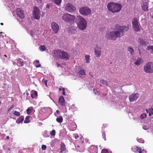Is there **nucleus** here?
Listing matches in <instances>:
<instances>
[{"label": "nucleus", "instance_id": "f257e3e1", "mask_svg": "<svg viewBox=\"0 0 153 153\" xmlns=\"http://www.w3.org/2000/svg\"><path fill=\"white\" fill-rule=\"evenodd\" d=\"M129 27L126 26H120L117 24L114 27V31H111L105 34V37L108 39L116 40L117 38H120L127 31Z\"/></svg>", "mask_w": 153, "mask_h": 153}, {"label": "nucleus", "instance_id": "f03ea898", "mask_svg": "<svg viewBox=\"0 0 153 153\" xmlns=\"http://www.w3.org/2000/svg\"><path fill=\"white\" fill-rule=\"evenodd\" d=\"M107 7L108 10L113 13L119 12L122 8L120 4L114 2L109 3Z\"/></svg>", "mask_w": 153, "mask_h": 153}, {"label": "nucleus", "instance_id": "7ed1b4c3", "mask_svg": "<svg viewBox=\"0 0 153 153\" xmlns=\"http://www.w3.org/2000/svg\"><path fill=\"white\" fill-rule=\"evenodd\" d=\"M77 26L79 28L83 30L85 29L86 27L87 23L85 20L81 16H77L76 21Z\"/></svg>", "mask_w": 153, "mask_h": 153}, {"label": "nucleus", "instance_id": "20e7f679", "mask_svg": "<svg viewBox=\"0 0 153 153\" xmlns=\"http://www.w3.org/2000/svg\"><path fill=\"white\" fill-rule=\"evenodd\" d=\"M143 71L148 74L153 73V63L149 62L146 63L143 66Z\"/></svg>", "mask_w": 153, "mask_h": 153}, {"label": "nucleus", "instance_id": "39448f33", "mask_svg": "<svg viewBox=\"0 0 153 153\" xmlns=\"http://www.w3.org/2000/svg\"><path fill=\"white\" fill-rule=\"evenodd\" d=\"M62 18L64 21L69 23L74 21L75 16L73 15L66 13L63 15L62 16Z\"/></svg>", "mask_w": 153, "mask_h": 153}, {"label": "nucleus", "instance_id": "423d86ee", "mask_svg": "<svg viewBox=\"0 0 153 153\" xmlns=\"http://www.w3.org/2000/svg\"><path fill=\"white\" fill-rule=\"evenodd\" d=\"M62 50L60 49L53 50L52 55L56 59H61Z\"/></svg>", "mask_w": 153, "mask_h": 153}, {"label": "nucleus", "instance_id": "0eeeda50", "mask_svg": "<svg viewBox=\"0 0 153 153\" xmlns=\"http://www.w3.org/2000/svg\"><path fill=\"white\" fill-rule=\"evenodd\" d=\"M41 13L39 9L37 7H34L33 16L35 19L38 20L40 17Z\"/></svg>", "mask_w": 153, "mask_h": 153}, {"label": "nucleus", "instance_id": "6e6552de", "mask_svg": "<svg viewBox=\"0 0 153 153\" xmlns=\"http://www.w3.org/2000/svg\"><path fill=\"white\" fill-rule=\"evenodd\" d=\"M64 9L65 10L71 13L74 12L76 10L75 7L72 4L69 3L66 4Z\"/></svg>", "mask_w": 153, "mask_h": 153}, {"label": "nucleus", "instance_id": "1a4fd4ad", "mask_svg": "<svg viewBox=\"0 0 153 153\" xmlns=\"http://www.w3.org/2000/svg\"><path fill=\"white\" fill-rule=\"evenodd\" d=\"M132 27L134 30L136 32H138L140 30V28L138 24V21L136 18L133 19L132 22Z\"/></svg>", "mask_w": 153, "mask_h": 153}, {"label": "nucleus", "instance_id": "9d476101", "mask_svg": "<svg viewBox=\"0 0 153 153\" xmlns=\"http://www.w3.org/2000/svg\"><path fill=\"white\" fill-rule=\"evenodd\" d=\"M79 12L82 14L85 15H88L91 13V10L87 7L80 8L79 9Z\"/></svg>", "mask_w": 153, "mask_h": 153}, {"label": "nucleus", "instance_id": "9b49d317", "mask_svg": "<svg viewBox=\"0 0 153 153\" xmlns=\"http://www.w3.org/2000/svg\"><path fill=\"white\" fill-rule=\"evenodd\" d=\"M17 16L21 19H23L25 17V14L23 10L20 8H17L16 10Z\"/></svg>", "mask_w": 153, "mask_h": 153}, {"label": "nucleus", "instance_id": "f8f14e48", "mask_svg": "<svg viewBox=\"0 0 153 153\" xmlns=\"http://www.w3.org/2000/svg\"><path fill=\"white\" fill-rule=\"evenodd\" d=\"M51 27L54 33L57 34L59 30L58 25L55 22H53L51 24Z\"/></svg>", "mask_w": 153, "mask_h": 153}, {"label": "nucleus", "instance_id": "ddd939ff", "mask_svg": "<svg viewBox=\"0 0 153 153\" xmlns=\"http://www.w3.org/2000/svg\"><path fill=\"white\" fill-rule=\"evenodd\" d=\"M138 93L132 94L129 96V100L130 102H133L136 101L139 97Z\"/></svg>", "mask_w": 153, "mask_h": 153}, {"label": "nucleus", "instance_id": "4468645a", "mask_svg": "<svg viewBox=\"0 0 153 153\" xmlns=\"http://www.w3.org/2000/svg\"><path fill=\"white\" fill-rule=\"evenodd\" d=\"M148 5V3L146 0H143L141 3L142 8L145 11L149 10Z\"/></svg>", "mask_w": 153, "mask_h": 153}, {"label": "nucleus", "instance_id": "2eb2a0df", "mask_svg": "<svg viewBox=\"0 0 153 153\" xmlns=\"http://www.w3.org/2000/svg\"><path fill=\"white\" fill-rule=\"evenodd\" d=\"M94 53L97 57H100L101 54V48L97 45L96 47L94 48Z\"/></svg>", "mask_w": 153, "mask_h": 153}, {"label": "nucleus", "instance_id": "dca6fc26", "mask_svg": "<svg viewBox=\"0 0 153 153\" xmlns=\"http://www.w3.org/2000/svg\"><path fill=\"white\" fill-rule=\"evenodd\" d=\"M70 57V55L67 53L62 50L60 59L68 60L69 59Z\"/></svg>", "mask_w": 153, "mask_h": 153}, {"label": "nucleus", "instance_id": "f3484780", "mask_svg": "<svg viewBox=\"0 0 153 153\" xmlns=\"http://www.w3.org/2000/svg\"><path fill=\"white\" fill-rule=\"evenodd\" d=\"M88 151L91 153H97L98 151L97 146L92 145L89 148Z\"/></svg>", "mask_w": 153, "mask_h": 153}, {"label": "nucleus", "instance_id": "a211bd4d", "mask_svg": "<svg viewBox=\"0 0 153 153\" xmlns=\"http://www.w3.org/2000/svg\"><path fill=\"white\" fill-rule=\"evenodd\" d=\"M138 42L140 44L139 45L145 46L148 45L149 43L145 39L143 38H140L138 39Z\"/></svg>", "mask_w": 153, "mask_h": 153}, {"label": "nucleus", "instance_id": "6ab92c4d", "mask_svg": "<svg viewBox=\"0 0 153 153\" xmlns=\"http://www.w3.org/2000/svg\"><path fill=\"white\" fill-rule=\"evenodd\" d=\"M59 103L62 106H64L65 105V100L63 96H61L59 97Z\"/></svg>", "mask_w": 153, "mask_h": 153}, {"label": "nucleus", "instance_id": "aec40b11", "mask_svg": "<svg viewBox=\"0 0 153 153\" xmlns=\"http://www.w3.org/2000/svg\"><path fill=\"white\" fill-rule=\"evenodd\" d=\"M79 76L81 78H83L86 75L84 69H80L78 71Z\"/></svg>", "mask_w": 153, "mask_h": 153}, {"label": "nucleus", "instance_id": "412c9836", "mask_svg": "<svg viewBox=\"0 0 153 153\" xmlns=\"http://www.w3.org/2000/svg\"><path fill=\"white\" fill-rule=\"evenodd\" d=\"M60 151L59 153H63L65 152L66 150L65 146V144L63 143H62L60 144Z\"/></svg>", "mask_w": 153, "mask_h": 153}, {"label": "nucleus", "instance_id": "4be33fe9", "mask_svg": "<svg viewBox=\"0 0 153 153\" xmlns=\"http://www.w3.org/2000/svg\"><path fill=\"white\" fill-rule=\"evenodd\" d=\"M142 63V60L140 58H138L134 62V64L137 65H139Z\"/></svg>", "mask_w": 153, "mask_h": 153}, {"label": "nucleus", "instance_id": "5701e85b", "mask_svg": "<svg viewBox=\"0 0 153 153\" xmlns=\"http://www.w3.org/2000/svg\"><path fill=\"white\" fill-rule=\"evenodd\" d=\"M24 119V117L23 116H21L19 117L16 120V122L19 124L23 122Z\"/></svg>", "mask_w": 153, "mask_h": 153}, {"label": "nucleus", "instance_id": "b1692460", "mask_svg": "<svg viewBox=\"0 0 153 153\" xmlns=\"http://www.w3.org/2000/svg\"><path fill=\"white\" fill-rule=\"evenodd\" d=\"M17 63L19 64L20 66L22 67L24 65V62L22 59L19 58L17 59Z\"/></svg>", "mask_w": 153, "mask_h": 153}, {"label": "nucleus", "instance_id": "393cba45", "mask_svg": "<svg viewBox=\"0 0 153 153\" xmlns=\"http://www.w3.org/2000/svg\"><path fill=\"white\" fill-rule=\"evenodd\" d=\"M50 1L57 5H60L62 1V0H50Z\"/></svg>", "mask_w": 153, "mask_h": 153}, {"label": "nucleus", "instance_id": "a878e982", "mask_svg": "<svg viewBox=\"0 0 153 153\" xmlns=\"http://www.w3.org/2000/svg\"><path fill=\"white\" fill-rule=\"evenodd\" d=\"M147 49L149 51L150 50V53L153 54V46H148L147 47Z\"/></svg>", "mask_w": 153, "mask_h": 153}, {"label": "nucleus", "instance_id": "bb28decb", "mask_svg": "<svg viewBox=\"0 0 153 153\" xmlns=\"http://www.w3.org/2000/svg\"><path fill=\"white\" fill-rule=\"evenodd\" d=\"M56 120L57 122L61 123L63 121V119L62 117L61 116L59 117H57L56 119Z\"/></svg>", "mask_w": 153, "mask_h": 153}, {"label": "nucleus", "instance_id": "cd10ccee", "mask_svg": "<svg viewBox=\"0 0 153 153\" xmlns=\"http://www.w3.org/2000/svg\"><path fill=\"white\" fill-rule=\"evenodd\" d=\"M35 65V67L36 68H39L41 67V65L39 63V61L38 60H36L34 62Z\"/></svg>", "mask_w": 153, "mask_h": 153}, {"label": "nucleus", "instance_id": "c85d7f7f", "mask_svg": "<svg viewBox=\"0 0 153 153\" xmlns=\"http://www.w3.org/2000/svg\"><path fill=\"white\" fill-rule=\"evenodd\" d=\"M85 62L86 63H89V59L90 56L89 55H85Z\"/></svg>", "mask_w": 153, "mask_h": 153}, {"label": "nucleus", "instance_id": "c756f323", "mask_svg": "<svg viewBox=\"0 0 153 153\" xmlns=\"http://www.w3.org/2000/svg\"><path fill=\"white\" fill-rule=\"evenodd\" d=\"M38 96L37 92L36 91H35L34 92V93L31 94V97L32 98H34Z\"/></svg>", "mask_w": 153, "mask_h": 153}, {"label": "nucleus", "instance_id": "7c9ffc66", "mask_svg": "<svg viewBox=\"0 0 153 153\" xmlns=\"http://www.w3.org/2000/svg\"><path fill=\"white\" fill-rule=\"evenodd\" d=\"M128 51L130 52L131 55H134V51L133 49L131 47H128Z\"/></svg>", "mask_w": 153, "mask_h": 153}, {"label": "nucleus", "instance_id": "2f4dec72", "mask_svg": "<svg viewBox=\"0 0 153 153\" xmlns=\"http://www.w3.org/2000/svg\"><path fill=\"white\" fill-rule=\"evenodd\" d=\"M30 117L29 116H27L26 117L25 120L24 121L25 123H28L30 122Z\"/></svg>", "mask_w": 153, "mask_h": 153}, {"label": "nucleus", "instance_id": "473e14b6", "mask_svg": "<svg viewBox=\"0 0 153 153\" xmlns=\"http://www.w3.org/2000/svg\"><path fill=\"white\" fill-rule=\"evenodd\" d=\"M137 152L139 153H142L141 149L140 147L138 146H135V148Z\"/></svg>", "mask_w": 153, "mask_h": 153}, {"label": "nucleus", "instance_id": "72a5a7b5", "mask_svg": "<svg viewBox=\"0 0 153 153\" xmlns=\"http://www.w3.org/2000/svg\"><path fill=\"white\" fill-rule=\"evenodd\" d=\"M39 49L40 51H44L46 49V48L44 45H41L39 47Z\"/></svg>", "mask_w": 153, "mask_h": 153}, {"label": "nucleus", "instance_id": "f704fd0d", "mask_svg": "<svg viewBox=\"0 0 153 153\" xmlns=\"http://www.w3.org/2000/svg\"><path fill=\"white\" fill-rule=\"evenodd\" d=\"M146 114H143L141 115L140 116V119L141 120L143 119L146 118Z\"/></svg>", "mask_w": 153, "mask_h": 153}, {"label": "nucleus", "instance_id": "c9c22d12", "mask_svg": "<svg viewBox=\"0 0 153 153\" xmlns=\"http://www.w3.org/2000/svg\"><path fill=\"white\" fill-rule=\"evenodd\" d=\"M32 110V109H31L29 108H28L26 110L27 114L28 115L30 114L31 113Z\"/></svg>", "mask_w": 153, "mask_h": 153}, {"label": "nucleus", "instance_id": "e433bc0d", "mask_svg": "<svg viewBox=\"0 0 153 153\" xmlns=\"http://www.w3.org/2000/svg\"><path fill=\"white\" fill-rule=\"evenodd\" d=\"M13 114L14 115L16 116L17 117L19 116L20 115V113L16 111H15L13 113Z\"/></svg>", "mask_w": 153, "mask_h": 153}, {"label": "nucleus", "instance_id": "4c0bfd02", "mask_svg": "<svg viewBox=\"0 0 153 153\" xmlns=\"http://www.w3.org/2000/svg\"><path fill=\"white\" fill-rule=\"evenodd\" d=\"M47 82L48 81L46 79H43L42 81V83H44L45 84V86L48 87V85H47Z\"/></svg>", "mask_w": 153, "mask_h": 153}, {"label": "nucleus", "instance_id": "58836bf2", "mask_svg": "<svg viewBox=\"0 0 153 153\" xmlns=\"http://www.w3.org/2000/svg\"><path fill=\"white\" fill-rule=\"evenodd\" d=\"M149 110L150 111V112L149 113V116H151L153 114V108H151V109H149Z\"/></svg>", "mask_w": 153, "mask_h": 153}, {"label": "nucleus", "instance_id": "ea45409f", "mask_svg": "<svg viewBox=\"0 0 153 153\" xmlns=\"http://www.w3.org/2000/svg\"><path fill=\"white\" fill-rule=\"evenodd\" d=\"M101 153H109V152L108 150L104 149L102 150Z\"/></svg>", "mask_w": 153, "mask_h": 153}, {"label": "nucleus", "instance_id": "a19ab883", "mask_svg": "<svg viewBox=\"0 0 153 153\" xmlns=\"http://www.w3.org/2000/svg\"><path fill=\"white\" fill-rule=\"evenodd\" d=\"M55 131L54 130H53L50 133V134L52 136H54L55 134Z\"/></svg>", "mask_w": 153, "mask_h": 153}, {"label": "nucleus", "instance_id": "79ce46f5", "mask_svg": "<svg viewBox=\"0 0 153 153\" xmlns=\"http://www.w3.org/2000/svg\"><path fill=\"white\" fill-rule=\"evenodd\" d=\"M100 82L102 83L103 84H105L106 82L103 79H100Z\"/></svg>", "mask_w": 153, "mask_h": 153}, {"label": "nucleus", "instance_id": "37998d69", "mask_svg": "<svg viewBox=\"0 0 153 153\" xmlns=\"http://www.w3.org/2000/svg\"><path fill=\"white\" fill-rule=\"evenodd\" d=\"M47 146L45 145H42V149L43 150H45L46 149Z\"/></svg>", "mask_w": 153, "mask_h": 153}, {"label": "nucleus", "instance_id": "c03bdc74", "mask_svg": "<svg viewBox=\"0 0 153 153\" xmlns=\"http://www.w3.org/2000/svg\"><path fill=\"white\" fill-rule=\"evenodd\" d=\"M14 105H12L11 107L8 109V111H10L12 108H14Z\"/></svg>", "mask_w": 153, "mask_h": 153}, {"label": "nucleus", "instance_id": "a18cd8bd", "mask_svg": "<svg viewBox=\"0 0 153 153\" xmlns=\"http://www.w3.org/2000/svg\"><path fill=\"white\" fill-rule=\"evenodd\" d=\"M37 3L39 4H40L42 2V0H36Z\"/></svg>", "mask_w": 153, "mask_h": 153}, {"label": "nucleus", "instance_id": "49530a36", "mask_svg": "<svg viewBox=\"0 0 153 153\" xmlns=\"http://www.w3.org/2000/svg\"><path fill=\"white\" fill-rule=\"evenodd\" d=\"M102 136L104 138H105V132L102 133Z\"/></svg>", "mask_w": 153, "mask_h": 153}, {"label": "nucleus", "instance_id": "de8ad7c7", "mask_svg": "<svg viewBox=\"0 0 153 153\" xmlns=\"http://www.w3.org/2000/svg\"><path fill=\"white\" fill-rule=\"evenodd\" d=\"M57 67H59L61 65L58 63L57 62H56Z\"/></svg>", "mask_w": 153, "mask_h": 153}, {"label": "nucleus", "instance_id": "09e8293b", "mask_svg": "<svg viewBox=\"0 0 153 153\" xmlns=\"http://www.w3.org/2000/svg\"><path fill=\"white\" fill-rule=\"evenodd\" d=\"M137 140L138 142H139L140 143H143V142L141 141L142 140L140 139H138V140Z\"/></svg>", "mask_w": 153, "mask_h": 153}, {"label": "nucleus", "instance_id": "8fccbe9b", "mask_svg": "<svg viewBox=\"0 0 153 153\" xmlns=\"http://www.w3.org/2000/svg\"><path fill=\"white\" fill-rule=\"evenodd\" d=\"M79 137L78 135H76L75 136V139H77L79 138Z\"/></svg>", "mask_w": 153, "mask_h": 153}, {"label": "nucleus", "instance_id": "3c124183", "mask_svg": "<svg viewBox=\"0 0 153 153\" xmlns=\"http://www.w3.org/2000/svg\"><path fill=\"white\" fill-rule=\"evenodd\" d=\"M6 138L7 139V140H8L9 139V136H7L6 137Z\"/></svg>", "mask_w": 153, "mask_h": 153}, {"label": "nucleus", "instance_id": "603ef678", "mask_svg": "<svg viewBox=\"0 0 153 153\" xmlns=\"http://www.w3.org/2000/svg\"><path fill=\"white\" fill-rule=\"evenodd\" d=\"M62 95H65V92H62Z\"/></svg>", "mask_w": 153, "mask_h": 153}, {"label": "nucleus", "instance_id": "864d4df0", "mask_svg": "<svg viewBox=\"0 0 153 153\" xmlns=\"http://www.w3.org/2000/svg\"><path fill=\"white\" fill-rule=\"evenodd\" d=\"M62 91L63 92H64L65 91V88H62Z\"/></svg>", "mask_w": 153, "mask_h": 153}, {"label": "nucleus", "instance_id": "5fc2aeb1", "mask_svg": "<svg viewBox=\"0 0 153 153\" xmlns=\"http://www.w3.org/2000/svg\"><path fill=\"white\" fill-rule=\"evenodd\" d=\"M107 86H108V84L107 82H106L105 84Z\"/></svg>", "mask_w": 153, "mask_h": 153}, {"label": "nucleus", "instance_id": "6e6d98bb", "mask_svg": "<svg viewBox=\"0 0 153 153\" xmlns=\"http://www.w3.org/2000/svg\"><path fill=\"white\" fill-rule=\"evenodd\" d=\"M56 113H59V111L58 110H57L56 111Z\"/></svg>", "mask_w": 153, "mask_h": 153}, {"label": "nucleus", "instance_id": "4d7b16f0", "mask_svg": "<svg viewBox=\"0 0 153 153\" xmlns=\"http://www.w3.org/2000/svg\"><path fill=\"white\" fill-rule=\"evenodd\" d=\"M138 50L139 51V52L140 53V50L139 49H138Z\"/></svg>", "mask_w": 153, "mask_h": 153}, {"label": "nucleus", "instance_id": "13d9d810", "mask_svg": "<svg viewBox=\"0 0 153 153\" xmlns=\"http://www.w3.org/2000/svg\"><path fill=\"white\" fill-rule=\"evenodd\" d=\"M59 91H60L62 90V89H61V88H59Z\"/></svg>", "mask_w": 153, "mask_h": 153}, {"label": "nucleus", "instance_id": "bf43d9fd", "mask_svg": "<svg viewBox=\"0 0 153 153\" xmlns=\"http://www.w3.org/2000/svg\"><path fill=\"white\" fill-rule=\"evenodd\" d=\"M0 24H1V25H4V24H3V23H0Z\"/></svg>", "mask_w": 153, "mask_h": 153}, {"label": "nucleus", "instance_id": "052dcab7", "mask_svg": "<svg viewBox=\"0 0 153 153\" xmlns=\"http://www.w3.org/2000/svg\"><path fill=\"white\" fill-rule=\"evenodd\" d=\"M1 36L2 38H3L4 37V36L3 35H1Z\"/></svg>", "mask_w": 153, "mask_h": 153}, {"label": "nucleus", "instance_id": "680f3d73", "mask_svg": "<svg viewBox=\"0 0 153 153\" xmlns=\"http://www.w3.org/2000/svg\"><path fill=\"white\" fill-rule=\"evenodd\" d=\"M3 33L2 32H0V33L1 34H2V33Z\"/></svg>", "mask_w": 153, "mask_h": 153}, {"label": "nucleus", "instance_id": "e2e57ef3", "mask_svg": "<svg viewBox=\"0 0 153 153\" xmlns=\"http://www.w3.org/2000/svg\"><path fill=\"white\" fill-rule=\"evenodd\" d=\"M4 56L5 57H7V55H4Z\"/></svg>", "mask_w": 153, "mask_h": 153}, {"label": "nucleus", "instance_id": "0e129e2a", "mask_svg": "<svg viewBox=\"0 0 153 153\" xmlns=\"http://www.w3.org/2000/svg\"><path fill=\"white\" fill-rule=\"evenodd\" d=\"M90 76H91L92 77H93V76L92 75H91Z\"/></svg>", "mask_w": 153, "mask_h": 153}, {"label": "nucleus", "instance_id": "69168bd1", "mask_svg": "<svg viewBox=\"0 0 153 153\" xmlns=\"http://www.w3.org/2000/svg\"><path fill=\"white\" fill-rule=\"evenodd\" d=\"M84 140H83V141H82V143H84Z\"/></svg>", "mask_w": 153, "mask_h": 153}, {"label": "nucleus", "instance_id": "338daca9", "mask_svg": "<svg viewBox=\"0 0 153 153\" xmlns=\"http://www.w3.org/2000/svg\"><path fill=\"white\" fill-rule=\"evenodd\" d=\"M100 87H101L102 86V85L101 84L100 85Z\"/></svg>", "mask_w": 153, "mask_h": 153}, {"label": "nucleus", "instance_id": "774afa93", "mask_svg": "<svg viewBox=\"0 0 153 153\" xmlns=\"http://www.w3.org/2000/svg\"><path fill=\"white\" fill-rule=\"evenodd\" d=\"M89 75H91V74H90V72H89Z\"/></svg>", "mask_w": 153, "mask_h": 153}]
</instances>
